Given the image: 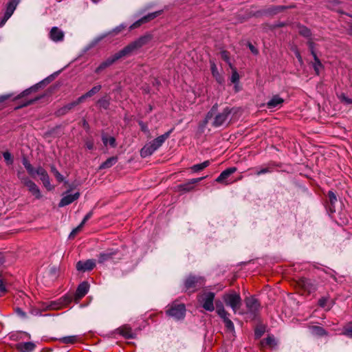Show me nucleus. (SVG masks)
<instances>
[{"mask_svg": "<svg viewBox=\"0 0 352 352\" xmlns=\"http://www.w3.org/2000/svg\"><path fill=\"white\" fill-rule=\"evenodd\" d=\"M151 39V37L149 36H144L136 41L131 43L127 46H126L124 48H123L120 52L116 53L111 57L108 58L107 60L101 63L99 66L96 69L95 72L96 73H100L102 71H103L107 67H109L112 64H113L116 61L121 58L122 57H124L125 56H127L130 54H131L133 51L140 48L144 45H145L149 40Z\"/></svg>", "mask_w": 352, "mask_h": 352, "instance_id": "nucleus-1", "label": "nucleus"}, {"mask_svg": "<svg viewBox=\"0 0 352 352\" xmlns=\"http://www.w3.org/2000/svg\"><path fill=\"white\" fill-rule=\"evenodd\" d=\"M215 294L210 291H204L197 295V303L199 307L203 308L205 311L212 312L215 309L214 305ZM217 303H220L217 302Z\"/></svg>", "mask_w": 352, "mask_h": 352, "instance_id": "nucleus-2", "label": "nucleus"}, {"mask_svg": "<svg viewBox=\"0 0 352 352\" xmlns=\"http://www.w3.org/2000/svg\"><path fill=\"white\" fill-rule=\"evenodd\" d=\"M17 177L35 199H40L42 197L41 191L34 182L28 177L23 175L21 171H18Z\"/></svg>", "mask_w": 352, "mask_h": 352, "instance_id": "nucleus-3", "label": "nucleus"}, {"mask_svg": "<svg viewBox=\"0 0 352 352\" xmlns=\"http://www.w3.org/2000/svg\"><path fill=\"white\" fill-rule=\"evenodd\" d=\"M222 299L228 307H230L234 314L237 313L241 305V298L239 293L231 291L223 295Z\"/></svg>", "mask_w": 352, "mask_h": 352, "instance_id": "nucleus-4", "label": "nucleus"}, {"mask_svg": "<svg viewBox=\"0 0 352 352\" xmlns=\"http://www.w3.org/2000/svg\"><path fill=\"white\" fill-rule=\"evenodd\" d=\"M166 314L175 320L183 319L186 314V307L183 303L173 302L166 310Z\"/></svg>", "mask_w": 352, "mask_h": 352, "instance_id": "nucleus-5", "label": "nucleus"}, {"mask_svg": "<svg viewBox=\"0 0 352 352\" xmlns=\"http://www.w3.org/2000/svg\"><path fill=\"white\" fill-rule=\"evenodd\" d=\"M204 284V278L201 276L189 275L184 280L186 291L193 292Z\"/></svg>", "mask_w": 352, "mask_h": 352, "instance_id": "nucleus-6", "label": "nucleus"}, {"mask_svg": "<svg viewBox=\"0 0 352 352\" xmlns=\"http://www.w3.org/2000/svg\"><path fill=\"white\" fill-rule=\"evenodd\" d=\"M217 309L216 312L218 316L223 320L226 329L232 332L234 331V326L233 322L229 318V314L225 309L222 303H217L216 304Z\"/></svg>", "mask_w": 352, "mask_h": 352, "instance_id": "nucleus-7", "label": "nucleus"}, {"mask_svg": "<svg viewBox=\"0 0 352 352\" xmlns=\"http://www.w3.org/2000/svg\"><path fill=\"white\" fill-rule=\"evenodd\" d=\"M73 300V296L71 295H65L56 301H52L49 305L50 309H60L67 306Z\"/></svg>", "mask_w": 352, "mask_h": 352, "instance_id": "nucleus-8", "label": "nucleus"}, {"mask_svg": "<svg viewBox=\"0 0 352 352\" xmlns=\"http://www.w3.org/2000/svg\"><path fill=\"white\" fill-rule=\"evenodd\" d=\"M230 109L228 107L225 108L222 112L218 113L212 122L213 126L217 127L223 125L228 120L230 114Z\"/></svg>", "mask_w": 352, "mask_h": 352, "instance_id": "nucleus-9", "label": "nucleus"}, {"mask_svg": "<svg viewBox=\"0 0 352 352\" xmlns=\"http://www.w3.org/2000/svg\"><path fill=\"white\" fill-rule=\"evenodd\" d=\"M162 12V10H159V11H157V12H154L150 13V14L143 16L140 19H139L137 21H135V23H133L130 26V29L133 30V29L138 28L142 24L147 23L148 21H150L151 20L156 18L157 16L161 14Z\"/></svg>", "mask_w": 352, "mask_h": 352, "instance_id": "nucleus-10", "label": "nucleus"}, {"mask_svg": "<svg viewBox=\"0 0 352 352\" xmlns=\"http://www.w3.org/2000/svg\"><path fill=\"white\" fill-rule=\"evenodd\" d=\"M245 302L248 311L251 314L255 315L260 307V304L258 300L254 297L250 296L246 298Z\"/></svg>", "mask_w": 352, "mask_h": 352, "instance_id": "nucleus-11", "label": "nucleus"}, {"mask_svg": "<svg viewBox=\"0 0 352 352\" xmlns=\"http://www.w3.org/2000/svg\"><path fill=\"white\" fill-rule=\"evenodd\" d=\"M96 266V262L94 259H89L85 261H78L76 263V270L79 272L90 271Z\"/></svg>", "mask_w": 352, "mask_h": 352, "instance_id": "nucleus-12", "label": "nucleus"}, {"mask_svg": "<svg viewBox=\"0 0 352 352\" xmlns=\"http://www.w3.org/2000/svg\"><path fill=\"white\" fill-rule=\"evenodd\" d=\"M159 147L155 144L153 140L146 144L140 151V155L142 157H146L151 155Z\"/></svg>", "mask_w": 352, "mask_h": 352, "instance_id": "nucleus-13", "label": "nucleus"}, {"mask_svg": "<svg viewBox=\"0 0 352 352\" xmlns=\"http://www.w3.org/2000/svg\"><path fill=\"white\" fill-rule=\"evenodd\" d=\"M236 171V167H230L223 170L216 179V182L221 184H228V178Z\"/></svg>", "mask_w": 352, "mask_h": 352, "instance_id": "nucleus-14", "label": "nucleus"}, {"mask_svg": "<svg viewBox=\"0 0 352 352\" xmlns=\"http://www.w3.org/2000/svg\"><path fill=\"white\" fill-rule=\"evenodd\" d=\"M80 197L79 192H75L74 194H68L67 192L63 196L60 201L58 204L59 207H63L67 206L75 200L78 199Z\"/></svg>", "mask_w": 352, "mask_h": 352, "instance_id": "nucleus-15", "label": "nucleus"}, {"mask_svg": "<svg viewBox=\"0 0 352 352\" xmlns=\"http://www.w3.org/2000/svg\"><path fill=\"white\" fill-rule=\"evenodd\" d=\"M89 289V285L87 282L85 281L81 283L76 289L75 294V300H79L85 296L87 294Z\"/></svg>", "mask_w": 352, "mask_h": 352, "instance_id": "nucleus-16", "label": "nucleus"}, {"mask_svg": "<svg viewBox=\"0 0 352 352\" xmlns=\"http://www.w3.org/2000/svg\"><path fill=\"white\" fill-rule=\"evenodd\" d=\"M117 254V251L113 249L107 250L100 254L98 256V262L103 263L107 261L113 259L114 256Z\"/></svg>", "mask_w": 352, "mask_h": 352, "instance_id": "nucleus-17", "label": "nucleus"}, {"mask_svg": "<svg viewBox=\"0 0 352 352\" xmlns=\"http://www.w3.org/2000/svg\"><path fill=\"white\" fill-rule=\"evenodd\" d=\"M284 100L279 96H274L267 102V107L270 109H278L281 107Z\"/></svg>", "mask_w": 352, "mask_h": 352, "instance_id": "nucleus-18", "label": "nucleus"}, {"mask_svg": "<svg viewBox=\"0 0 352 352\" xmlns=\"http://www.w3.org/2000/svg\"><path fill=\"white\" fill-rule=\"evenodd\" d=\"M309 47L310 49L311 53L314 56V69L317 74H319L320 69L322 67V65L321 62L320 61L319 58H318L316 54L314 52V43L311 41L309 42Z\"/></svg>", "mask_w": 352, "mask_h": 352, "instance_id": "nucleus-19", "label": "nucleus"}, {"mask_svg": "<svg viewBox=\"0 0 352 352\" xmlns=\"http://www.w3.org/2000/svg\"><path fill=\"white\" fill-rule=\"evenodd\" d=\"M50 37L55 42L60 41L63 39L64 33L57 27H53L50 32Z\"/></svg>", "mask_w": 352, "mask_h": 352, "instance_id": "nucleus-20", "label": "nucleus"}, {"mask_svg": "<svg viewBox=\"0 0 352 352\" xmlns=\"http://www.w3.org/2000/svg\"><path fill=\"white\" fill-rule=\"evenodd\" d=\"M35 348V344L32 342H22L17 344L19 352H32Z\"/></svg>", "mask_w": 352, "mask_h": 352, "instance_id": "nucleus-21", "label": "nucleus"}, {"mask_svg": "<svg viewBox=\"0 0 352 352\" xmlns=\"http://www.w3.org/2000/svg\"><path fill=\"white\" fill-rule=\"evenodd\" d=\"M210 69L213 77L216 79L218 83L221 84L224 81L222 75L219 72L217 65L213 61H210Z\"/></svg>", "mask_w": 352, "mask_h": 352, "instance_id": "nucleus-22", "label": "nucleus"}, {"mask_svg": "<svg viewBox=\"0 0 352 352\" xmlns=\"http://www.w3.org/2000/svg\"><path fill=\"white\" fill-rule=\"evenodd\" d=\"M18 3L19 2L16 0H11L8 3L6 10L4 14V15L6 16V18H10L12 15L17 6Z\"/></svg>", "mask_w": 352, "mask_h": 352, "instance_id": "nucleus-23", "label": "nucleus"}, {"mask_svg": "<svg viewBox=\"0 0 352 352\" xmlns=\"http://www.w3.org/2000/svg\"><path fill=\"white\" fill-rule=\"evenodd\" d=\"M118 331H119V333L125 338L129 339L133 338V333L131 329L126 325L120 327V329H118Z\"/></svg>", "mask_w": 352, "mask_h": 352, "instance_id": "nucleus-24", "label": "nucleus"}, {"mask_svg": "<svg viewBox=\"0 0 352 352\" xmlns=\"http://www.w3.org/2000/svg\"><path fill=\"white\" fill-rule=\"evenodd\" d=\"M22 163L25 169L27 170L28 174L32 177H34L36 168L33 167V166L30 164L29 160L26 157H23L22 159Z\"/></svg>", "mask_w": 352, "mask_h": 352, "instance_id": "nucleus-25", "label": "nucleus"}, {"mask_svg": "<svg viewBox=\"0 0 352 352\" xmlns=\"http://www.w3.org/2000/svg\"><path fill=\"white\" fill-rule=\"evenodd\" d=\"M101 87H102L101 85H99L94 86L86 94L81 96L80 99L84 101L87 98H90V97L93 96L94 95H95L96 94H97L98 92L100 91V90L101 89Z\"/></svg>", "mask_w": 352, "mask_h": 352, "instance_id": "nucleus-26", "label": "nucleus"}, {"mask_svg": "<svg viewBox=\"0 0 352 352\" xmlns=\"http://www.w3.org/2000/svg\"><path fill=\"white\" fill-rule=\"evenodd\" d=\"M173 131V129L165 133L164 134L157 137V138L153 140L155 144L160 148L162 144L165 142V140L170 136V133Z\"/></svg>", "mask_w": 352, "mask_h": 352, "instance_id": "nucleus-27", "label": "nucleus"}, {"mask_svg": "<svg viewBox=\"0 0 352 352\" xmlns=\"http://www.w3.org/2000/svg\"><path fill=\"white\" fill-rule=\"evenodd\" d=\"M117 161L118 159L116 157H109L100 166V168H109L111 167L113 165H114L117 162Z\"/></svg>", "mask_w": 352, "mask_h": 352, "instance_id": "nucleus-28", "label": "nucleus"}, {"mask_svg": "<svg viewBox=\"0 0 352 352\" xmlns=\"http://www.w3.org/2000/svg\"><path fill=\"white\" fill-rule=\"evenodd\" d=\"M83 100L80 99V97H79L77 100L66 104L62 109L63 113H65L76 107V105L79 104L80 103L82 102Z\"/></svg>", "mask_w": 352, "mask_h": 352, "instance_id": "nucleus-29", "label": "nucleus"}, {"mask_svg": "<svg viewBox=\"0 0 352 352\" xmlns=\"http://www.w3.org/2000/svg\"><path fill=\"white\" fill-rule=\"evenodd\" d=\"M102 140L105 146L109 144L111 147L116 146V140L113 137H107L105 135H102Z\"/></svg>", "mask_w": 352, "mask_h": 352, "instance_id": "nucleus-30", "label": "nucleus"}, {"mask_svg": "<svg viewBox=\"0 0 352 352\" xmlns=\"http://www.w3.org/2000/svg\"><path fill=\"white\" fill-rule=\"evenodd\" d=\"M261 344L263 346L267 345L270 347H274L276 345V341L273 336H268L261 342Z\"/></svg>", "mask_w": 352, "mask_h": 352, "instance_id": "nucleus-31", "label": "nucleus"}, {"mask_svg": "<svg viewBox=\"0 0 352 352\" xmlns=\"http://www.w3.org/2000/svg\"><path fill=\"white\" fill-rule=\"evenodd\" d=\"M41 181L42 182L43 186L48 190H51L53 187L50 184V180L48 174L47 173L44 176H42L40 177Z\"/></svg>", "mask_w": 352, "mask_h": 352, "instance_id": "nucleus-32", "label": "nucleus"}, {"mask_svg": "<svg viewBox=\"0 0 352 352\" xmlns=\"http://www.w3.org/2000/svg\"><path fill=\"white\" fill-rule=\"evenodd\" d=\"M342 334L352 338V322L346 324L343 327Z\"/></svg>", "mask_w": 352, "mask_h": 352, "instance_id": "nucleus-33", "label": "nucleus"}, {"mask_svg": "<svg viewBox=\"0 0 352 352\" xmlns=\"http://www.w3.org/2000/svg\"><path fill=\"white\" fill-rule=\"evenodd\" d=\"M77 336H66L63 337L60 339L61 342L65 344H73L77 341Z\"/></svg>", "mask_w": 352, "mask_h": 352, "instance_id": "nucleus-34", "label": "nucleus"}, {"mask_svg": "<svg viewBox=\"0 0 352 352\" xmlns=\"http://www.w3.org/2000/svg\"><path fill=\"white\" fill-rule=\"evenodd\" d=\"M311 331L314 334L320 336L327 334L326 331L323 328H322L320 327H318V326L312 327Z\"/></svg>", "mask_w": 352, "mask_h": 352, "instance_id": "nucleus-35", "label": "nucleus"}, {"mask_svg": "<svg viewBox=\"0 0 352 352\" xmlns=\"http://www.w3.org/2000/svg\"><path fill=\"white\" fill-rule=\"evenodd\" d=\"M179 188L182 191H190L193 189V185L191 184L190 181L186 184H183L179 186Z\"/></svg>", "mask_w": 352, "mask_h": 352, "instance_id": "nucleus-36", "label": "nucleus"}, {"mask_svg": "<svg viewBox=\"0 0 352 352\" xmlns=\"http://www.w3.org/2000/svg\"><path fill=\"white\" fill-rule=\"evenodd\" d=\"M338 98L342 102H344L346 104H352V99L347 97L344 94H341L340 95H339Z\"/></svg>", "mask_w": 352, "mask_h": 352, "instance_id": "nucleus-37", "label": "nucleus"}, {"mask_svg": "<svg viewBox=\"0 0 352 352\" xmlns=\"http://www.w3.org/2000/svg\"><path fill=\"white\" fill-rule=\"evenodd\" d=\"M41 83H42V82H40L39 84L36 85L35 86H33V87H30V89H26V90L23 91L21 94V95H19V98L23 97V96H27V95H28L31 91H35V90L38 88V87L40 85V84H41Z\"/></svg>", "mask_w": 352, "mask_h": 352, "instance_id": "nucleus-38", "label": "nucleus"}, {"mask_svg": "<svg viewBox=\"0 0 352 352\" xmlns=\"http://www.w3.org/2000/svg\"><path fill=\"white\" fill-rule=\"evenodd\" d=\"M51 170L58 182L63 181V176L57 170V169L54 166H52Z\"/></svg>", "mask_w": 352, "mask_h": 352, "instance_id": "nucleus-39", "label": "nucleus"}, {"mask_svg": "<svg viewBox=\"0 0 352 352\" xmlns=\"http://www.w3.org/2000/svg\"><path fill=\"white\" fill-rule=\"evenodd\" d=\"M7 283L2 278H0V296H3L7 292Z\"/></svg>", "mask_w": 352, "mask_h": 352, "instance_id": "nucleus-40", "label": "nucleus"}, {"mask_svg": "<svg viewBox=\"0 0 352 352\" xmlns=\"http://www.w3.org/2000/svg\"><path fill=\"white\" fill-rule=\"evenodd\" d=\"M3 157L8 164H12L13 163V158L9 152H4L3 153Z\"/></svg>", "mask_w": 352, "mask_h": 352, "instance_id": "nucleus-41", "label": "nucleus"}, {"mask_svg": "<svg viewBox=\"0 0 352 352\" xmlns=\"http://www.w3.org/2000/svg\"><path fill=\"white\" fill-rule=\"evenodd\" d=\"M230 80L232 83H237L239 80V75L235 69L232 71Z\"/></svg>", "mask_w": 352, "mask_h": 352, "instance_id": "nucleus-42", "label": "nucleus"}, {"mask_svg": "<svg viewBox=\"0 0 352 352\" xmlns=\"http://www.w3.org/2000/svg\"><path fill=\"white\" fill-rule=\"evenodd\" d=\"M47 173V171L43 167H41L40 166H38L35 170V175H38L40 177H41L42 176H44Z\"/></svg>", "mask_w": 352, "mask_h": 352, "instance_id": "nucleus-43", "label": "nucleus"}, {"mask_svg": "<svg viewBox=\"0 0 352 352\" xmlns=\"http://www.w3.org/2000/svg\"><path fill=\"white\" fill-rule=\"evenodd\" d=\"M328 197L331 204L333 206L337 201V197L333 192L329 191L328 192Z\"/></svg>", "mask_w": 352, "mask_h": 352, "instance_id": "nucleus-44", "label": "nucleus"}, {"mask_svg": "<svg viewBox=\"0 0 352 352\" xmlns=\"http://www.w3.org/2000/svg\"><path fill=\"white\" fill-rule=\"evenodd\" d=\"M299 32L300 34L305 37H309L311 35L310 30L305 27L300 28Z\"/></svg>", "mask_w": 352, "mask_h": 352, "instance_id": "nucleus-45", "label": "nucleus"}, {"mask_svg": "<svg viewBox=\"0 0 352 352\" xmlns=\"http://www.w3.org/2000/svg\"><path fill=\"white\" fill-rule=\"evenodd\" d=\"M270 172V169L269 168H263L259 170H256V171L255 172V174L256 175H261L263 174L268 173Z\"/></svg>", "mask_w": 352, "mask_h": 352, "instance_id": "nucleus-46", "label": "nucleus"}, {"mask_svg": "<svg viewBox=\"0 0 352 352\" xmlns=\"http://www.w3.org/2000/svg\"><path fill=\"white\" fill-rule=\"evenodd\" d=\"M191 169L192 171L194 172H199L201 170L204 169V168L202 167V164L201 163V164H195L193 165L192 167H191Z\"/></svg>", "mask_w": 352, "mask_h": 352, "instance_id": "nucleus-47", "label": "nucleus"}, {"mask_svg": "<svg viewBox=\"0 0 352 352\" xmlns=\"http://www.w3.org/2000/svg\"><path fill=\"white\" fill-rule=\"evenodd\" d=\"M91 215H92V213H91V212H89V213H87V214L85 216V217L83 218V219H82V222L80 223V224L79 225V226H80V227H82V226H84V224L87 222V221H88V220L91 218Z\"/></svg>", "mask_w": 352, "mask_h": 352, "instance_id": "nucleus-48", "label": "nucleus"}, {"mask_svg": "<svg viewBox=\"0 0 352 352\" xmlns=\"http://www.w3.org/2000/svg\"><path fill=\"white\" fill-rule=\"evenodd\" d=\"M294 53H295V55H296L298 62L300 63V65H302L303 61H302V58L300 56V54L299 51L296 49L295 51H294Z\"/></svg>", "mask_w": 352, "mask_h": 352, "instance_id": "nucleus-49", "label": "nucleus"}, {"mask_svg": "<svg viewBox=\"0 0 352 352\" xmlns=\"http://www.w3.org/2000/svg\"><path fill=\"white\" fill-rule=\"evenodd\" d=\"M126 27V25L125 24H121L119 26L116 27L113 31L115 33H118L120 31H122V30H124Z\"/></svg>", "mask_w": 352, "mask_h": 352, "instance_id": "nucleus-50", "label": "nucleus"}, {"mask_svg": "<svg viewBox=\"0 0 352 352\" xmlns=\"http://www.w3.org/2000/svg\"><path fill=\"white\" fill-rule=\"evenodd\" d=\"M82 228V227H80V226H78L77 228H76L75 229H74L72 232L70 233L69 234V238H72L75 236V234Z\"/></svg>", "mask_w": 352, "mask_h": 352, "instance_id": "nucleus-51", "label": "nucleus"}, {"mask_svg": "<svg viewBox=\"0 0 352 352\" xmlns=\"http://www.w3.org/2000/svg\"><path fill=\"white\" fill-rule=\"evenodd\" d=\"M85 145L89 150H92L94 148V142L91 140H87Z\"/></svg>", "mask_w": 352, "mask_h": 352, "instance_id": "nucleus-52", "label": "nucleus"}, {"mask_svg": "<svg viewBox=\"0 0 352 352\" xmlns=\"http://www.w3.org/2000/svg\"><path fill=\"white\" fill-rule=\"evenodd\" d=\"M206 177H199V178H195V179H190V182L191 184L193 185L196 183H198L199 182H201L202 179H204Z\"/></svg>", "mask_w": 352, "mask_h": 352, "instance_id": "nucleus-53", "label": "nucleus"}, {"mask_svg": "<svg viewBox=\"0 0 352 352\" xmlns=\"http://www.w3.org/2000/svg\"><path fill=\"white\" fill-rule=\"evenodd\" d=\"M206 177H199V178H195V179H190V182L191 184L193 185L196 183H198L199 182H201L202 179H204Z\"/></svg>", "mask_w": 352, "mask_h": 352, "instance_id": "nucleus-54", "label": "nucleus"}, {"mask_svg": "<svg viewBox=\"0 0 352 352\" xmlns=\"http://www.w3.org/2000/svg\"><path fill=\"white\" fill-rule=\"evenodd\" d=\"M11 96L10 94L0 96V103L4 102Z\"/></svg>", "mask_w": 352, "mask_h": 352, "instance_id": "nucleus-55", "label": "nucleus"}, {"mask_svg": "<svg viewBox=\"0 0 352 352\" xmlns=\"http://www.w3.org/2000/svg\"><path fill=\"white\" fill-rule=\"evenodd\" d=\"M10 18H6V16H3V19H1V22H0V27H2L5 25V23H6V21L9 19Z\"/></svg>", "mask_w": 352, "mask_h": 352, "instance_id": "nucleus-56", "label": "nucleus"}, {"mask_svg": "<svg viewBox=\"0 0 352 352\" xmlns=\"http://www.w3.org/2000/svg\"><path fill=\"white\" fill-rule=\"evenodd\" d=\"M213 111H214V107H213L212 109H211V111L210 112H208V113L207 114L206 118V122H208V120L211 118Z\"/></svg>", "mask_w": 352, "mask_h": 352, "instance_id": "nucleus-57", "label": "nucleus"}, {"mask_svg": "<svg viewBox=\"0 0 352 352\" xmlns=\"http://www.w3.org/2000/svg\"><path fill=\"white\" fill-rule=\"evenodd\" d=\"M201 164H202V167L204 169L205 168L208 167L210 164V162L209 160H206V161H204V162H202Z\"/></svg>", "mask_w": 352, "mask_h": 352, "instance_id": "nucleus-58", "label": "nucleus"}, {"mask_svg": "<svg viewBox=\"0 0 352 352\" xmlns=\"http://www.w3.org/2000/svg\"><path fill=\"white\" fill-rule=\"evenodd\" d=\"M326 298H321L319 300V305L321 306V307H324L325 306V303H326Z\"/></svg>", "mask_w": 352, "mask_h": 352, "instance_id": "nucleus-59", "label": "nucleus"}, {"mask_svg": "<svg viewBox=\"0 0 352 352\" xmlns=\"http://www.w3.org/2000/svg\"><path fill=\"white\" fill-rule=\"evenodd\" d=\"M249 47L252 53H254L255 54L258 53L256 48L252 44H249Z\"/></svg>", "mask_w": 352, "mask_h": 352, "instance_id": "nucleus-60", "label": "nucleus"}, {"mask_svg": "<svg viewBox=\"0 0 352 352\" xmlns=\"http://www.w3.org/2000/svg\"><path fill=\"white\" fill-rule=\"evenodd\" d=\"M255 335L257 338H259L262 335V331H259L258 329H256V331H255Z\"/></svg>", "mask_w": 352, "mask_h": 352, "instance_id": "nucleus-61", "label": "nucleus"}, {"mask_svg": "<svg viewBox=\"0 0 352 352\" xmlns=\"http://www.w3.org/2000/svg\"><path fill=\"white\" fill-rule=\"evenodd\" d=\"M4 262V257L1 252H0V265Z\"/></svg>", "mask_w": 352, "mask_h": 352, "instance_id": "nucleus-62", "label": "nucleus"}, {"mask_svg": "<svg viewBox=\"0 0 352 352\" xmlns=\"http://www.w3.org/2000/svg\"><path fill=\"white\" fill-rule=\"evenodd\" d=\"M17 312L21 314V316H24L25 314L19 309H17Z\"/></svg>", "mask_w": 352, "mask_h": 352, "instance_id": "nucleus-63", "label": "nucleus"}, {"mask_svg": "<svg viewBox=\"0 0 352 352\" xmlns=\"http://www.w3.org/2000/svg\"><path fill=\"white\" fill-rule=\"evenodd\" d=\"M222 56L223 57L224 59L227 60L228 59V57L226 54V52H223V54H222Z\"/></svg>", "mask_w": 352, "mask_h": 352, "instance_id": "nucleus-64", "label": "nucleus"}]
</instances>
